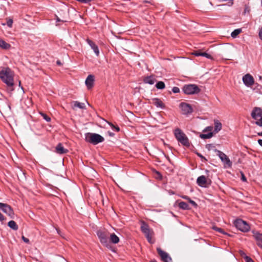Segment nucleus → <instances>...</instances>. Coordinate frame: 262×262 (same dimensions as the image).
Listing matches in <instances>:
<instances>
[{
    "mask_svg": "<svg viewBox=\"0 0 262 262\" xmlns=\"http://www.w3.org/2000/svg\"><path fill=\"white\" fill-rule=\"evenodd\" d=\"M56 230H57V232L59 233V231L57 229H56Z\"/></svg>",
    "mask_w": 262,
    "mask_h": 262,
    "instance_id": "nucleus-55",
    "label": "nucleus"
},
{
    "mask_svg": "<svg viewBox=\"0 0 262 262\" xmlns=\"http://www.w3.org/2000/svg\"><path fill=\"white\" fill-rule=\"evenodd\" d=\"M7 24L8 26L11 28L13 24V19L12 18H7Z\"/></svg>",
    "mask_w": 262,
    "mask_h": 262,
    "instance_id": "nucleus-36",
    "label": "nucleus"
},
{
    "mask_svg": "<svg viewBox=\"0 0 262 262\" xmlns=\"http://www.w3.org/2000/svg\"><path fill=\"white\" fill-rule=\"evenodd\" d=\"M74 106L80 108H83L85 107V105L84 103H80L79 102L76 101L74 103Z\"/></svg>",
    "mask_w": 262,
    "mask_h": 262,
    "instance_id": "nucleus-30",
    "label": "nucleus"
},
{
    "mask_svg": "<svg viewBox=\"0 0 262 262\" xmlns=\"http://www.w3.org/2000/svg\"><path fill=\"white\" fill-rule=\"evenodd\" d=\"M150 262H157V261L155 260H151Z\"/></svg>",
    "mask_w": 262,
    "mask_h": 262,
    "instance_id": "nucleus-53",
    "label": "nucleus"
},
{
    "mask_svg": "<svg viewBox=\"0 0 262 262\" xmlns=\"http://www.w3.org/2000/svg\"><path fill=\"white\" fill-rule=\"evenodd\" d=\"M110 241L113 244H118L119 242V238L114 233L110 234L109 235Z\"/></svg>",
    "mask_w": 262,
    "mask_h": 262,
    "instance_id": "nucleus-20",
    "label": "nucleus"
},
{
    "mask_svg": "<svg viewBox=\"0 0 262 262\" xmlns=\"http://www.w3.org/2000/svg\"><path fill=\"white\" fill-rule=\"evenodd\" d=\"M108 123L109 124V125L111 126V127L113 128V129H115V130L117 132H119L120 131V128L119 127V126H115L113 124H112V123L111 122H108Z\"/></svg>",
    "mask_w": 262,
    "mask_h": 262,
    "instance_id": "nucleus-33",
    "label": "nucleus"
},
{
    "mask_svg": "<svg viewBox=\"0 0 262 262\" xmlns=\"http://www.w3.org/2000/svg\"><path fill=\"white\" fill-rule=\"evenodd\" d=\"M242 32L241 29H237L234 30L231 34V37L235 38L236 36Z\"/></svg>",
    "mask_w": 262,
    "mask_h": 262,
    "instance_id": "nucleus-27",
    "label": "nucleus"
},
{
    "mask_svg": "<svg viewBox=\"0 0 262 262\" xmlns=\"http://www.w3.org/2000/svg\"><path fill=\"white\" fill-rule=\"evenodd\" d=\"M165 83L163 81H159L156 84V87L158 89H163L165 88Z\"/></svg>",
    "mask_w": 262,
    "mask_h": 262,
    "instance_id": "nucleus-29",
    "label": "nucleus"
},
{
    "mask_svg": "<svg viewBox=\"0 0 262 262\" xmlns=\"http://www.w3.org/2000/svg\"><path fill=\"white\" fill-rule=\"evenodd\" d=\"M253 236L256 241L257 245L262 249V233L257 231H253Z\"/></svg>",
    "mask_w": 262,
    "mask_h": 262,
    "instance_id": "nucleus-15",
    "label": "nucleus"
},
{
    "mask_svg": "<svg viewBox=\"0 0 262 262\" xmlns=\"http://www.w3.org/2000/svg\"><path fill=\"white\" fill-rule=\"evenodd\" d=\"M56 64L57 66H61L62 65V63L61 62V61L59 60H58L57 61H56Z\"/></svg>",
    "mask_w": 262,
    "mask_h": 262,
    "instance_id": "nucleus-47",
    "label": "nucleus"
},
{
    "mask_svg": "<svg viewBox=\"0 0 262 262\" xmlns=\"http://www.w3.org/2000/svg\"><path fill=\"white\" fill-rule=\"evenodd\" d=\"M257 135L259 136H262V132L258 133Z\"/></svg>",
    "mask_w": 262,
    "mask_h": 262,
    "instance_id": "nucleus-50",
    "label": "nucleus"
},
{
    "mask_svg": "<svg viewBox=\"0 0 262 262\" xmlns=\"http://www.w3.org/2000/svg\"><path fill=\"white\" fill-rule=\"evenodd\" d=\"M150 103L156 106L157 107L161 108H165V105L163 102L158 98H154L151 99Z\"/></svg>",
    "mask_w": 262,
    "mask_h": 262,
    "instance_id": "nucleus-17",
    "label": "nucleus"
},
{
    "mask_svg": "<svg viewBox=\"0 0 262 262\" xmlns=\"http://www.w3.org/2000/svg\"><path fill=\"white\" fill-rule=\"evenodd\" d=\"M251 117L256 120L255 124L262 126V109L260 107H254L251 113Z\"/></svg>",
    "mask_w": 262,
    "mask_h": 262,
    "instance_id": "nucleus-6",
    "label": "nucleus"
},
{
    "mask_svg": "<svg viewBox=\"0 0 262 262\" xmlns=\"http://www.w3.org/2000/svg\"><path fill=\"white\" fill-rule=\"evenodd\" d=\"M0 209L7 214L11 218H13L14 215V212L11 206L7 204L0 203Z\"/></svg>",
    "mask_w": 262,
    "mask_h": 262,
    "instance_id": "nucleus-10",
    "label": "nucleus"
},
{
    "mask_svg": "<svg viewBox=\"0 0 262 262\" xmlns=\"http://www.w3.org/2000/svg\"><path fill=\"white\" fill-rule=\"evenodd\" d=\"M155 81L156 79L154 76H147L143 79V82L144 83L149 84H153Z\"/></svg>",
    "mask_w": 262,
    "mask_h": 262,
    "instance_id": "nucleus-21",
    "label": "nucleus"
},
{
    "mask_svg": "<svg viewBox=\"0 0 262 262\" xmlns=\"http://www.w3.org/2000/svg\"><path fill=\"white\" fill-rule=\"evenodd\" d=\"M201 90L199 86L195 84H186L183 88V91L187 95H193L200 93Z\"/></svg>",
    "mask_w": 262,
    "mask_h": 262,
    "instance_id": "nucleus-7",
    "label": "nucleus"
},
{
    "mask_svg": "<svg viewBox=\"0 0 262 262\" xmlns=\"http://www.w3.org/2000/svg\"><path fill=\"white\" fill-rule=\"evenodd\" d=\"M179 207L184 210H189L190 209V207L188 204L184 202H181L179 203Z\"/></svg>",
    "mask_w": 262,
    "mask_h": 262,
    "instance_id": "nucleus-23",
    "label": "nucleus"
},
{
    "mask_svg": "<svg viewBox=\"0 0 262 262\" xmlns=\"http://www.w3.org/2000/svg\"><path fill=\"white\" fill-rule=\"evenodd\" d=\"M212 136H213L212 132H209V133L206 134H201L200 135V137L201 139H209V138H211Z\"/></svg>",
    "mask_w": 262,
    "mask_h": 262,
    "instance_id": "nucleus-26",
    "label": "nucleus"
},
{
    "mask_svg": "<svg viewBox=\"0 0 262 262\" xmlns=\"http://www.w3.org/2000/svg\"><path fill=\"white\" fill-rule=\"evenodd\" d=\"M157 252L160 256L162 260L164 262H171V258L168 253L163 251L160 248H157Z\"/></svg>",
    "mask_w": 262,
    "mask_h": 262,
    "instance_id": "nucleus-14",
    "label": "nucleus"
},
{
    "mask_svg": "<svg viewBox=\"0 0 262 262\" xmlns=\"http://www.w3.org/2000/svg\"><path fill=\"white\" fill-rule=\"evenodd\" d=\"M259 36L260 38L262 40V27L261 28L259 32Z\"/></svg>",
    "mask_w": 262,
    "mask_h": 262,
    "instance_id": "nucleus-46",
    "label": "nucleus"
},
{
    "mask_svg": "<svg viewBox=\"0 0 262 262\" xmlns=\"http://www.w3.org/2000/svg\"><path fill=\"white\" fill-rule=\"evenodd\" d=\"M86 42L93 50L97 56L99 55V51L98 46L91 40L89 39H86Z\"/></svg>",
    "mask_w": 262,
    "mask_h": 262,
    "instance_id": "nucleus-18",
    "label": "nucleus"
},
{
    "mask_svg": "<svg viewBox=\"0 0 262 262\" xmlns=\"http://www.w3.org/2000/svg\"><path fill=\"white\" fill-rule=\"evenodd\" d=\"M110 136H113V135H114V134H113V133H110Z\"/></svg>",
    "mask_w": 262,
    "mask_h": 262,
    "instance_id": "nucleus-54",
    "label": "nucleus"
},
{
    "mask_svg": "<svg viewBox=\"0 0 262 262\" xmlns=\"http://www.w3.org/2000/svg\"><path fill=\"white\" fill-rule=\"evenodd\" d=\"M141 230L144 233L147 241L150 243L153 244L155 243V240L152 239L154 235V232L151 229L148 224L145 222H142L141 223Z\"/></svg>",
    "mask_w": 262,
    "mask_h": 262,
    "instance_id": "nucleus-3",
    "label": "nucleus"
},
{
    "mask_svg": "<svg viewBox=\"0 0 262 262\" xmlns=\"http://www.w3.org/2000/svg\"><path fill=\"white\" fill-rule=\"evenodd\" d=\"M85 140L86 142L93 145H97L99 143L103 142L104 139L102 136L98 134L87 133L85 134Z\"/></svg>",
    "mask_w": 262,
    "mask_h": 262,
    "instance_id": "nucleus-2",
    "label": "nucleus"
},
{
    "mask_svg": "<svg viewBox=\"0 0 262 262\" xmlns=\"http://www.w3.org/2000/svg\"><path fill=\"white\" fill-rule=\"evenodd\" d=\"M242 79L245 85L248 87L252 86L254 83V78L250 74L245 75Z\"/></svg>",
    "mask_w": 262,
    "mask_h": 262,
    "instance_id": "nucleus-12",
    "label": "nucleus"
},
{
    "mask_svg": "<svg viewBox=\"0 0 262 262\" xmlns=\"http://www.w3.org/2000/svg\"><path fill=\"white\" fill-rule=\"evenodd\" d=\"M0 47L3 49H7L10 48V45L3 40L0 39Z\"/></svg>",
    "mask_w": 262,
    "mask_h": 262,
    "instance_id": "nucleus-25",
    "label": "nucleus"
},
{
    "mask_svg": "<svg viewBox=\"0 0 262 262\" xmlns=\"http://www.w3.org/2000/svg\"><path fill=\"white\" fill-rule=\"evenodd\" d=\"M95 80L94 76L93 75H89L85 81V84L88 89H91L94 85Z\"/></svg>",
    "mask_w": 262,
    "mask_h": 262,
    "instance_id": "nucleus-16",
    "label": "nucleus"
},
{
    "mask_svg": "<svg viewBox=\"0 0 262 262\" xmlns=\"http://www.w3.org/2000/svg\"><path fill=\"white\" fill-rule=\"evenodd\" d=\"M213 129V127L212 126H207V127H206L204 130H203V132H211L212 130Z\"/></svg>",
    "mask_w": 262,
    "mask_h": 262,
    "instance_id": "nucleus-39",
    "label": "nucleus"
},
{
    "mask_svg": "<svg viewBox=\"0 0 262 262\" xmlns=\"http://www.w3.org/2000/svg\"><path fill=\"white\" fill-rule=\"evenodd\" d=\"M97 235L100 240V243L104 246L109 248L111 247L110 242L108 241L110 233L105 229H100L97 231Z\"/></svg>",
    "mask_w": 262,
    "mask_h": 262,
    "instance_id": "nucleus-5",
    "label": "nucleus"
},
{
    "mask_svg": "<svg viewBox=\"0 0 262 262\" xmlns=\"http://www.w3.org/2000/svg\"><path fill=\"white\" fill-rule=\"evenodd\" d=\"M14 72L10 68H0V79L9 88H12L14 85Z\"/></svg>",
    "mask_w": 262,
    "mask_h": 262,
    "instance_id": "nucleus-1",
    "label": "nucleus"
},
{
    "mask_svg": "<svg viewBox=\"0 0 262 262\" xmlns=\"http://www.w3.org/2000/svg\"><path fill=\"white\" fill-rule=\"evenodd\" d=\"M203 52H202L201 50H196L193 52V55L196 56H202Z\"/></svg>",
    "mask_w": 262,
    "mask_h": 262,
    "instance_id": "nucleus-32",
    "label": "nucleus"
},
{
    "mask_svg": "<svg viewBox=\"0 0 262 262\" xmlns=\"http://www.w3.org/2000/svg\"><path fill=\"white\" fill-rule=\"evenodd\" d=\"M222 127V125L221 122H220L218 120L214 121V132L215 133H218L220 130H221Z\"/></svg>",
    "mask_w": 262,
    "mask_h": 262,
    "instance_id": "nucleus-22",
    "label": "nucleus"
},
{
    "mask_svg": "<svg viewBox=\"0 0 262 262\" xmlns=\"http://www.w3.org/2000/svg\"><path fill=\"white\" fill-rule=\"evenodd\" d=\"M182 198L184 199L188 200V201H189V202L191 204H192L193 206H194V207L197 206L196 203L194 201L191 200L189 196H188L187 195H183L182 196Z\"/></svg>",
    "mask_w": 262,
    "mask_h": 262,
    "instance_id": "nucleus-28",
    "label": "nucleus"
},
{
    "mask_svg": "<svg viewBox=\"0 0 262 262\" xmlns=\"http://www.w3.org/2000/svg\"><path fill=\"white\" fill-rule=\"evenodd\" d=\"M235 227L243 232H247L250 229L249 225L243 220L237 219L234 222Z\"/></svg>",
    "mask_w": 262,
    "mask_h": 262,
    "instance_id": "nucleus-9",
    "label": "nucleus"
},
{
    "mask_svg": "<svg viewBox=\"0 0 262 262\" xmlns=\"http://www.w3.org/2000/svg\"><path fill=\"white\" fill-rule=\"evenodd\" d=\"M8 226L11 229L17 230L18 229V226L14 221H11L8 223Z\"/></svg>",
    "mask_w": 262,
    "mask_h": 262,
    "instance_id": "nucleus-24",
    "label": "nucleus"
},
{
    "mask_svg": "<svg viewBox=\"0 0 262 262\" xmlns=\"http://www.w3.org/2000/svg\"><path fill=\"white\" fill-rule=\"evenodd\" d=\"M55 152L59 154H64L68 152V150L64 148L63 145L59 143L55 147Z\"/></svg>",
    "mask_w": 262,
    "mask_h": 262,
    "instance_id": "nucleus-19",
    "label": "nucleus"
},
{
    "mask_svg": "<svg viewBox=\"0 0 262 262\" xmlns=\"http://www.w3.org/2000/svg\"><path fill=\"white\" fill-rule=\"evenodd\" d=\"M198 185L202 187H207L210 185L211 181L208 180L204 176H201L198 178L196 180Z\"/></svg>",
    "mask_w": 262,
    "mask_h": 262,
    "instance_id": "nucleus-11",
    "label": "nucleus"
},
{
    "mask_svg": "<svg viewBox=\"0 0 262 262\" xmlns=\"http://www.w3.org/2000/svg\"><path fill=\"white\" fill-rule=\"evenodd\" d=\"M180 107L182 112V114L185 115L190 114L193 111V109L191 106L190 104L185 102H182L180 104Z\"/></svg>",
    "mask_w": 262,
    "mask_h": 262,
    "instance_id": "nucleus-13",
    "label": "nucleus"
},
{
    "mask_svg": "<svg viewBox=\"0 0 262 262\" xmlns=\"http://www.w3.org/2000/svg\"><path fill=\"white\" fill-rule=\"evenodd\" d=\"M206 147L207 149H208L209 150H213L215 151V149H216L215 148V146L212 144H208L206 145Z\"/></svg>",
    "mask_w": 262,
    "mask_h": 262,
    "instance_id": "nucleus-31",
    "label": "nucleus"
},
{
    "mask_svg": "<svg viewBox=\"0 0 262 262\" xmlns=\"http://www.w3.org/2000/svg\"><path fill=\"white\" fill-rule=\"evenodd\" d=\"M40 114L46 121H49V117L46 114L43 113H40Z\"/></svg>",
    "mask_w": 262,
    "mask_h": 262,
    "instance_id": "nucleus-40",
    "label": "nucleus"
},
{
    "mask_svg": "<svg viewBox=\"0 0 262 262\" xmlns=\"http://www.w3.org/2000/svg\"><path fill=\"white\" fill-rule=\"evenodd\" d=\"M108 123L109 124V125L111 126V127L113 128V129H115V130L117 132H119L120 131V128L119 127V126H115L113 124H112V123L111 122H108Z\"/></svg>",
    "mask_w": 262,
    "mask_h": 262,
    "instance_id": "nucleus-34",
    "label": "nucleus"
},
{
    "mask_svg": "<svg viewBox=\"0 0 262 262\" xmlns=\"http://www.w3.org/2000/svg\"><path fill=\"white\" fill-rule=\"evenodd\" d=\"M157 173L158 174V175L160 177V178L162 177L161 175L160 174V173L158 172H157Z\"/></svg>",
    "mask_w": 262,
    "mask_h": 262,
    "instance_id": "nucleus-52",
    "label": "nucleus"
},
{
    "mask_svg": "<svg viewBox=\"0 0 262 262\" xmlns=\"http://www.w3.org/2000/svg\"><path fill=\"white\" fill-rule=\"evenodd\" d=\"M56 26H58L59 25V24H58V23L59 22H61L62 23H65V22H67V21L66 20H64V19H60L58 16H57L56 15Z\"/></svg>",
    "mask_w": 262,
    "mask_h": 262,
    "instance_id": "nucleus-37",
    "label": "nucleus"
},
{
    "mask_svg": "<svg viewBox=\"0 0 262 262\" xmlns=\"http://www.w3.org/2000/svg\"><path fill=\"white\" fill-rule=\"evenodd\" d=\"M212 229L214 230L218 231V232H220L221 233L225 234V232L223 231V230L222 228H218V227H217L216 226H213V227H212Z\"/></svg>",
    "mask_w": 262,
    "mask_h": 262,
    "instance_id": "nucleus-35",
    "label": "nucleus"
},
{
    "mask_svg": "<svg viewBox=\"0 0 262 262\" xmlns=\"http://www.w3.org/2000/svg\"><path fill=\"white\" fill-rule=\"evenodd\" d=\"M197 155H198L199 157H200V158H201L202 159H204L206 160V159H205V158H204V157H203V156L201 154H200V153H197Z\"/></svg>",
    "mask_w": 262,
    "mask_h": 262,
    "instance_id": "nucleus-48",
    "label": "nucleus"
},
{
    "mask_svg": "<svg viewBox=\"0 0 262 262\" xmlns=\"http://www.w3.org/2000/svg\"><path fill=\"white\" fill-rule=\"evenodd\" d=\"M258 143L262 147V139H258Z\"/></svg>",
    "mask_w": 262,
    "mask_h": 262,
    "instance_id": "nucleus-49",
    "label": "nucleus"
},
{
    "mask_svg": "<svg viewBox=\"0 0 262 262\" xmlns=\"http://www.w3.org/2000/svg\"><path fill=\"white\" fill-rule=\"evenodd\" d=\"M246 262H254V261L249 256H246L245 257Z\"/></svg>",
    "mask_w": 262,
    "mask_h": 262,
    "instance_id": "nucleus-42",
    "label": "nucleus"
},
{
    "mask_svg": "<svg viewBox=\"0 0 262 262\" xmlns=\"http://www.w3.org/2000/svg\"><path fill=\"white\" fill-rule=\"evenodd\" d=\"M22 239L26 243H29V239L28 238L25 237L24 236H22Z\"/></svg>",
    "mask_w": 262,
    "mask_h": 262,
    "instance_id": "nucleus-43",
    "label": "nucleus"
},
{
    "mask_svg": "<svg viewBox=\"0 0 262 262\" xmlns=\"http://www.w3.org/2000/svg\"><path fill=\"white\" fill-rule=\"evenodd\" d=\"M174 135L177 140L183 145L186 147L190 146V142L188 137L181 129L179 128L175 129Z\"/></svg>",
    "mask_w": 262,
    "mask_h": 262,
    "instance_id": "nucleus-4",
    "label": "nucleus"
},
{
    "mask_svg": "<svg viewBox=\"0 0 262 262\" xmlns=\"http://www.w3.org/2000/svg\"><path fill=\"white\" fill-rule=\"evenodd\" d=\"M242 180L243 181H244V182L246 181V180H247L246 178L243 173H242Z\"/></svg>",
    "mask_w": 262,
    "mask_h": 262,
    "instance_id": "nucleus-45",
    "label": "nucleus"
},
{
    "mask_svg": "<svg viewBox=\"0 0 262 262\" xmlns=\"http://www.w3.org/2000/svg\"><path fill=\"white\" fill-rule=\"evenodd\" d=\"M202 56L205 57L206 58H207L208 59H212V57L211 56V55L205 52H203Z\"/></svg>",
    "mask_w": 262,
    "mask_h": 262,
    "instance_id": "nucleus-38",
    "label": "nucleus"
},
{
    "mask_svg": "<svg viewBox=\"0 0 262 262\" xmlns=\"http://www.w3.org/2000/svg\"><path fill=\"white\" fill-rule=\"evenodd\" d=\"M5 220L4 216L0 212V221L3 222Z\"/></svg>",
    "mask_w": 262,
    "mask_h": 262,
    "instance_id": "nucleus-44",
    "label": "nucleus"
},
{
    "mask_svg": "<svg viewBox=\"0 0 262 262\" xmlns=\"http://www.w3.org/2000/svg\"><path fill=\"white\" fill-rule=\"evenodd\" d=\"M215 152H216V155L219 157L222 162L224 163L225 167H231L232 162L225 154L217 149H215Z\"/></svg>",
    "mask_w": 262,
    "mask_h": 262,
    "instance_id": "nucleus-8",
    "label": "nucleus"
},
{
    "mask_svg": "<svg viewBox=\"0 0 262 262\" xmlns=\"http://www.w3.org/2000/svg\"><path fill=\"white\" fill-rule=\"evenodd\" d=\"M259 77V79L260 80H262V76H259V77Z\"/></svg>",
    "mask_w": 262,
    "mask_h": 262,
    "instance_id": "nucleus-51",
    "label": "nucleus"
},
{
    "mask_svg": "<svg viewBox=\"0 0 262 262\" xmlns=\"http://www.w3.org/2000/svg\"><path fill=\"white\" fill-rule=\"evenodd\" d=\"M172 91L174 93H179L180 92V89H179V88L178 87L174 86V87H173L172 88Z\"/></svg>",
    "mask_w": 262,
    "mask_h": 262,
    "instance_id": "nucleus-41",
    "label": "nucleus"
}]
</instances>
